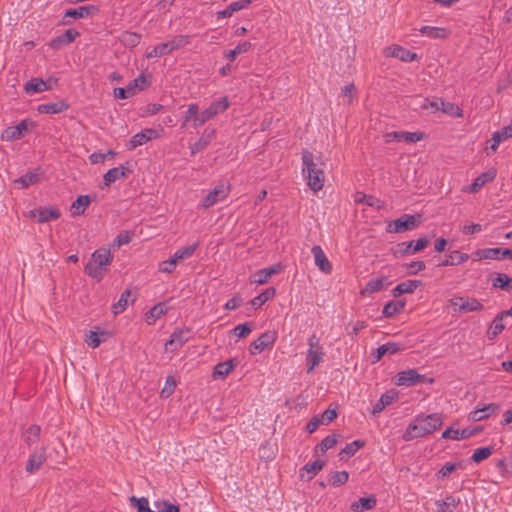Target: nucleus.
<instances>
[{
    "mask_svg": "<svg viewBox=\"0 0 512 512\" xmlns=\"http://www.w3.org/2000/svg\"><path fill=\"white\" fill-rule=\"evenodd\" d=\"M189 43V38L186 35H179L174 37L173 39L167 41V44L169 45L170 52L177 50L181 47H184Z\"/></svg>",
    "mask_w": 512,
    "mask_h": 512,
    "instance_id": "0e129e2a",
    "label": "nucleus"
},
{
    "mask_svg": "<svg viewBox=\"0 0 512 512\" xmlns=\"http://www.w3.org/2000/svg\"><path fill=\"white\" fill-rule=\"evenodd\" d=\"M420 222L414 215L405 214L393 222H390L387 226V232L389 233H401L409 230H413L419 226Z\"/></svg>",
    "mask_w": 512,
    "mask_h": 512,
    "instance_id": "1a4fd4ad",
    "label": "nucleus"
},
{
    "mask_svg": "<svg viewBox=\"0 0 512 512\" xmlns=\"http://www.w3.org/2000/svg\"><path fill=\"white\" fill-rule=\"evenodd\" d=\"M399 350H401V346L400 344L396 343V342H388V343H385L383 345H380L376 352H377V355H376V360H380L381 357H383L384 355H393L395 353H397Z\"/></svg>",
    "mask_w": 512,
    "mask_h": 512,
    "instance_id": "de8ad7c7",
    "label": "nucleus"
},
{
    "mask_svg": "<svg viewBox=\"0 0 512 512\" xmlns=\"http://www.w3.org/2000/svg\"><path fill=\"white\" fill-rule=\"evenodd\" d=\"M376 505V498L374 496L360 498L358 501L353 502L350 506L354 512H363L371 510Z\"/></svg>",
    "mask_w": 512,
    "mask_h": 512,
    "instance_id": "f704fd0d",
    "label": "nucleus"
},
{
    "mask_svg": "<svg viewBox=\"0 0 512 512\" xmlns=\"http://www.w3.org/2000/svg\"><path fill=\"white\" fill-rule=\"evenodd\" d=\"M509 138H512V123L493 133L489 140V146L485 148L486 154L490 155L494 153L498 149L500 143Z\"/></svg>",
    "mask_w": 512,
    "mask_h": 512,
    "instance_id": "4468645a",
    "label": "nucleus"
},
{
    "mask_svg": "<svg viewBox=\"0 0 512 512\" xmlns=\"http://www.w3.org/2000/svg\"><path fill=\"white\" fill-rule=\"evenodd\" d=\"M311 253L314 258V263L318 267V269L326 275L331 274L333 271V265L330 262V260L327 258L326 254L324 253L321 246L314 245L311 248Z\"/></svg>",
    "mask_w": 512,
    "mask_h": 512,
    "instance_id": "2eb2a0df",
    "label": "nucleus"
},
{
    "mask_svg": "<svg viewBox=\"0 0 512 512\" xmlns=\"http://www.w3.org/2000/svg\"><path fill=\"white\" fill-rule=\"evenodd\" d=\"M505 318V314L500 313L497 315L491 325L489 326L487 330V336L489 339H494L496 336H498L505 328L503 320Z\"/></svg>",
    "mask_w": 512,
    "mask_h": 512,
    "instance_id": "4c0bfd02",
    "label": "nucleus"
},
{
    "mask_svg": "<svg viewBox=\"0 0 512 512\" xmlns=\"http://www.w3.org/2000/svg\"><path fill=\"white\" fill-rule=\"evenodd\" d=\"M236 367V362L234 359H229L225 362L218 363L213 370L212 377L213 379H224L227 377Z\"/></svg>",
    "mask_w": 512,
    "mask_h": 512,
    "instance_id": "bb28decb",
    "label": "nucleus"
},
{
    "mask_svg": "<svg viewBox=\"0 0 512 512\" xmlns=\"http://www.w3.org/2000/svg\"><path fill=\"white\" fill-rule=\"evenodd\" d=\"M349 479V473L347 471H335L330 476V484L334 487L345 484Z\"/></svg>",
    "mask_w": 512,
    "mask_h": 512,
    "instance_id": "bf43d9fd",
    "label": "nucleus"
},
{
    "mask_svg": "<svg viewBox=\"0 0 512 512\" xmlns=\"http://www.w3.org/2000/svg\"><path fill=\"white\" fill-rule=\"evenodd\" d=\"M28 130V124L26 120H22L15 126H9L5 128L1 133V139L6 142H11L21 139L25 132Z\"/></svg>",
    "mask_w": 512,
    "mask_h": 512,
    "instance_id": "a211bd4d",
    "label": "nucleus"
},
{
    "mask_svg": "<svg viewBox=\"0 0 512 512\" xmlns=\"http://www.w3.org/2000/svg\"><path fill=\"white\" fill-rule=\"evenodd\" d=\"M398 399V392L396 390H389L382 394L378 401L375 403V405L372 408L371 413L373 415H377L380 412H382L387 406L392 404L394 401Z\"/></svg>",
    "mask_w": 512,
    "mask_h": 512,
    "instance_id": "5701e85b",
    "label": "nucleus"
},
{
    "mask_svg": "<svg viewBox=\"0 0 512 512\" xmlns=\"http://www.w3.org/2000/svg\"><path fill=\"white\" fill-rule=\"evenodd\" d=\"M403 267L406 269V275H415L426 268V264L423 261H411L409 263H405Z\"/></svg>",
    "mask_w": 512,
    "mask_h": 512,
    "instance_id": "052dcab7",
    "label": "nucleus"
},
{
    "mask_svg": "<svg viewBox=\"0 0 512 512\" xmlns=\"http://www.w3.org/2000/svg\"><path fill=\"white\" fill-rule=\"evenodd\" d=\"M47 460V450L44 446L35 449L28 457L25 471L28 474L38 472Z\"/></svg>",
    "mask_w": 512,
    "mask_h": 512,
    "instance_id": "9d476101",
    "label": "nucleus"
},
{
    "mask_svg": "<svg viewBox=\"0 0 512 512\" xmlns=\"http://www.w3.org/2000/svg\"><path fill=\"white\" fill-rule=\"evenodd\" d=\"M113 261V254L107 247L96 249L84 267V272L97 282H100Z\"/></svg>",
    "mask_w": 512,
    "mask_h": 512,
    "instance_id": "f03ea898",
    "label": "nucleus"
},
{
    "mask_svg": "<svg viewBox=\"0 0 512 512\" xmlns=\"http://www.w3.org/2000/svg\"><path fill=\"white\" fill-rule=\"evenodd\" d=\"M90 203L88 196H79L71 205L72 215H82Z\"/></svg>",
    "mask_w": 512,
    "mask_h": 512,
    "instance_id": "8fccbe9b",
    "label": "nucleus"
},
{
    "mask_svg": "<svg viewBox=\"0 0 512 512\" xmlns=\"http://www.w3.org/2000/svg\"><path fill=\"white\" fill-rule=\"evenodd\" d=\"M449 304L453 311L460 313L478 312L484 309L481 301L473 297L455 295L449 300Z\"/></svg>",
    "mask_w": 512,
    "mask_h": 512,
    "instance_id": "423d86ee",
    "label": "nucleus"
},
{
    "mask_svg": "<svg viewBox=\"0 0 512 512\" xmlns=\"http://www.w3.org/2000/svg\"><path fill=\"white\" fill-rule=\"evenodd\" d=\"M443 424V417L439 413L419 414L403 432L404 441H411L432 434Z\"/></svg>",
    "mask_w": 512,
    "mask_h": 512,
    "instance_id": "f257e3e1",
    "label": "nucleus"
},
{
    "mask_svg": "<svg viewBox=\"0 0 512 512\" xmlns=\"http://www.w3.org/2000/svg\"><path fill=\"white\" fill-rule=\"evenodd\" d=\"M384 55L386 57H393L403 62H412L418 58L417 54L410 50L397 45L392 44L384 49Z\"/></svg>",
    "mask_w": 512,
    "mask_h": 512,
    "instance_id": "ddd939ff",
    "label": "nucleus"
},
{
    "mask_svg": "<svg viewBox=\"0 0 512 512\" xmlns=\"http://www.w3.org/2000/svg\"><path fill=\"white\" fill-rule=\"evenodd\" d=\"M384 287V278H373L369 280L366 285L361 289L362 296H369L375 292L382 290Z\"/></svg>",
    "mask_w": 512,
    "mask_h": 512,
    "instance_id": "ea45409f",
    "label": "nucleus"
},
{
    "mask_svg": "<svg viewBox=\"0 0 512 512\" xmlns=\"http://www.w3.org/2000/svg\"><path fill=\"white\" fill-rule=\"evenodd\" d=\"M424 379L425 376L420 375L415 369H407L397 374L396 384L398 386H412Z\"/></svg>",
    "mask_w": 512,
    "mask_h": 512,
    "instance_id": "aec40b11",
    "label": "nucleus"
},
{
    "mask_svg": "<svg viewBox=\"0 0 512 512\" xmlns=\"http://www.w3.org/2000/svg\"><path fill=\"white\" fill-rule=\"evenodd\" d=\"M499 408L500 406L496 403H489L482 407H477L468 414V419L473 422L484 420L494 414Z\"/></svg>",
    "mask_w": 512,
    "mask_h": 512,
    "instance_id": "412c9836",
    "label": "nucleus"
},
{
    "mask_svg": "<svg viewBox=\"0 0 512 512\" xmlns=\"http://www.w3.org/2000/svg\"><path fill=\"white\" fill-rule=\"evenodd\" d=\"M364 446V442L360 440H354L342 449V454H346L347 456H353L360 448Z\"/></svg>",
    "mask_w": 512,
    "mask_h": 512,
    "instance_id": "774afa93",
    "label": "nucleus"
},
{
    "mask_svg": "<svg viewBox=\"0 0 512 512\" xmlns=\"http://www.w3.org/2000/svg\"><path fill=\"white\" fill-rule=\"evenodd\" d=\"M302 174L307 186L312 191L318 192L323 188L325 181L324 171L317 167L312 153L307 150L302 152Z\"/></svg>",
    "mask_w": 512,
    "mask_h": 512,
    "instance_id": "7ed1b4c3",
    "label": "nucleus"
},
{
    "mask_svg": "<svg viewBox=\"0 0 512 512\" xmlns=\"http://www.w3.org/2000/svg\"><path fill=\"white\" fill-rule=\"evenodd\" d=\"M130 295V290H125L121 293L118 301L111 307V311L114 315L122 313L128 307Z\"/></svg>",
    "mask_w": 512,
    "mask_h": 512,
    "instance_id": "a18cd8bd",
    "label": "nucleus"
},
{
    "mask_svg": "<svg viewBox=\"0 0 512 512\" xmlns=\"http://www.w3.org/2000/svg\"><path fill=\"white\" fill-rule=\"evenodd\" d=\"M497 175L494 168L481 173L470 185L464 186L462 192L464 193H477L485 184L492 182Z\"/></svg>",
    "mask_w": 512,
    "mask_h": 512,
    "instance_id": "f8f14e48",
    "label": "nucleus"
},
{
    "mask_svg": "<svg viewBox=\"0 0 512 512\" xmlns=\"http://www.w3.org/2000/svg\"><path fill=\"white\" fill-rule=\"evenodd\" d=\"M282 269L283 266L281 263H276L270 267L260 269L254 273L251 282L257 285L266 284L273 275L278 274Z\"/></svg>",
    "mask_w": 512,
    "mask_h": 512,
    "instance_id": "6ab92c4d",
    "label": "nucleus"
},
{
    "mask_svg": "<svg viewBox=\"0 0 512 512\" xmlns=\"http://www.w3.org/2000/svg\"><path fill=\"white\" fill-rule=\"evenodd\" d=\"M425 134L423 132H404V131H392L384 134L385 142H407L416 143L424 139Z\"/></svg>",
    "mask_w": 512,
    "mask_h": 512,
    "instance_id": "9b49d317",
    "label": "nucleus"
},
{
    "mask_svg": "<svg viewBox=\"0 0 512 512\" xmlns=\"http://www.w3.org/2000/svg\"><path fill=\"white\" fill-rule=\"evenodd\" d=\"M38 181V175L35 173H28L20 178H18L15 182L19 185L20 188H26L29 185H32Z\"/></svg>",
    "mask_w": 512,
    "mask_h": 512,
    "instance_id": "69168bd1",
    "label": "nucleus"
},
{
    "mask_svg": "<svg viewBox=\"0 0 512 512\" xmlns=\"http://www.w3.org/2000/svg\"><path fill=\"white\" fill-rule=\"evenodd\" d=\"M129 501L132 506L136 507L137 512H155L151 510L149 501L146 497L137 498L135 496H131Z\"/></svg>",
    "mask_w": 512,
    "mask_h": 512,
    "instance_id": "603ef678",
    "label": "nucleus"
},
{
    "mask_svg": "<svg viewBox=\"0 0 512 512\" xmlns=\"http://www.w3.org/2000/svg\"><path fill=\"white\" fill-rule=\"evenodd\" d=\"M79 36V32L75 29H68L66 32L50 42V46L54 49H59L63 45H67L74 41Z\"/></svg>",
    "mask_w": 512,
    "mask_h": 512,
    "instance_id": "c756f323",
    "label": "nucleus"
},
{
    "mask_svg": "<svg viewBox=\"0 0 512 512\" xmlns=\"http://www.w3.org/2000/svg\"><path fill=\"white\" fill-rule=\"evenodd\" d=\"M422 286V281L416 279H410L397 284L392 289V295L398 297L402 294L414 293L417 288Z\"/></svg>",
    "mask_w": 512,
    "mask_h": 512,
    "instance_id": "b1692460",
    "label": "nucleus"
},
{
    "mask_svg": "<svg viewBox=\"0 0 512 512\" xmlns=\"http://www.w3.org/2000/svg\"><path fill=\"white\" fill-rule=\"evenodd\" d=\"M199 116L200 113L198 105L195 103L189 104L182 122V126H186L189 122H192L193 124L194 119H197Z\"/></svg>",
    "mask_w": 512,
    "mask_h": 512,
    "instance_id": "13d9d810",
    "label": "nucleus"
},
{
    "mask_svg": "<svg viewBox=\"0 0 512 512\" xmlns=\"http://www.w3.org/2000/svg\"><path fill=\"white\" fill-rule=\"evenodd\" d=\"M475 430L464 428V429H454L452 427L447 428L442 432V438L444 439H452V440H462L467 439L473 436Z\"/></svg>",
    "mask_w": 512,
    "mask_h": 512,
    "instance_id": "cd10ccee",
    "label": "nucleus"
},
{
    "mask_svg": "<svg viewBox=\"0 0 512 512\" xmlns=\"http://www.w3.org/2000/svg\"><path fill=\"white\" fill-rule=\"evenodd\" d=\"M148 85V80L144 75H139L137 78L129 82L126 86L128 88V93L134 96L138 91L142 90L145 86Z\"/></svg>",
    "mask_w": 512,
    "mask_h": 512,
    "instance_id": "3c124183",
    "label": "nucleus"
},
{
    "mask_svg": "<svg viewBox=\"0 0 512 512\" xmlns=\"http://www.w3.org/2000/svg\"><path fill=\"white\" fill-rule=\"evenodd\" d=\"M50 89V86L41 78H32L25 85V92L28 94L40 93Z\"/></svg>",
    "mask_w": 512,
    "mask_h": 512,
    "instance_id": "e433bc0d",
    "label": "nucleus"
},
{
    "mask_svg": "<svg viewBox=\"0 0 512 512\" xmlns=\"http://www.w3.org/2000/svg\"><path fill=\"white\" fill-rule=\"evenodd\" d=\"M405 307V302L402 300L389 301L383 308L382 313L385 317H392L401 312Z\"/></svg>",
    "mask_w": 512,
    "mask_h": 512,
    "instance_id": "09e8293b",
    "label": "nucleus"
},
{
    "mask_svg": "<svg viewBox=\"0 0 512 512\" xmlns=\"http://www.w3.org/2000/svg\"><path fill=\"white\" fill-rule=\"evenodd\" d=\"M98 9L94 5L90 6H81L76 9H69L65 12V17H72V18H85L89 15L94 14L97 12Z\"/></svg>",
    "mask_w": 512,
    "mask_h": 512,
    "instance_id": "c9c22d12",
    "label": "nucleus"
},
{
    "mask_svg": "<svg viewBox=\"0 0 512 512\" xmlns=\"http://www.w3.org/2000/svg\"><path fill=\"white\" fill-rule=\"evenodd\" d=\"M325 462L322 460H315L312 462L306 463L301 469L300 476L303 478V472L308 474L307 479L311 480L316 474L323 469Z\"/></svg>",
    "mask_w": 512,
    "mask_h": 512,
    "instance_id": "a19ab883",
    "label": "nucleus"
},
{
    "mask_svg": "<svg viewBox=\"0 0 512 512\" xmlns=\"http://www.w3.org/2000/svg\"><path fill=\"white\" fill-rule=\"evenodd\" d=\"M440 104H441L440 110L443 111L444 113H446L450 116H454V117H462L463 116V111L458 105H455L450 102H444L443 100L440 101Z\"/></svg>",
    "mask_w": 512,
    "mask_h": 512,
    "instance_id": "6e6d98bb",
    "label": "nucleus"
},
{
    "mask_svg": "<svg viewBox=\"0 0 512 512\" xmlns=\"http://www.w3.org/2000/svg\"><path fill=\"white\" fill-rule=\"evenodd\" d=\"M461 467V463H446L438 472L437 478H447L454 470Z\"/></svg>",
    "mask_w": 512,
    "mask_h": 512,
    "instance_id": "338daca9",
    "label": "nucleus"
},
{
    "mask_svg": "<svg viewBox=\"0 0 512 512\" xmlns=\"http://www.w3.org/2000/svg\"><path fill=\"white\" fill-rule=\"evenodd\" d=\"M356 88L354 86V84L352 83H349L347 85H345L342 89H341V97L343 99V103L345 105H350L352 104V102L354 101L355 99V96H356Z\"/></svg>",
    "mask_w": 512,
    "mask_h": 512,
    "instance_id": "864d4df0",
    "label": "nucleus"
},
{
    "mask_svg": "<svg viewBox=\"0 0 512 512\" xmlns=\"http://www.w3.org/2000/svg\"><path fill=\"white\" fill-rule=\"evenodd\" d=\"M469 259V255L467 253L460 252L458 250H454L450 252L447 256V259L444 260L441 265L443 266H454L462 264L463 262Z\"/></svg>",
    "mask_w": 512,
    "mask_h": 512,
    "instance_id": "79ce46f5",
    "label": "nucleus"
},
{
    "mask_svg": "<svg viewBox=\"0 0 512 512\" xmlns=\"http://www.w3.org/2000/svg\"><path fill=\"white\" fill-rule=\"evenodd\" d=\"M40 432H41V429L39 426H37V425L29 426L24 431V433L22 435L24 442L28 446H32V445L36 444L40 439Z\"/></svg>",
    "mask_w": 512,
    "mask_h": 512,
    "instance_id": "37998d69",
    "label": "nucleus"
},
{
    "mask_svg": "<svg viewBox=\"0 0 512 512\" xmlns=\"http://www.w3.org/2000/svg\"><path fill=\"white\" fill-rule=\"evenodd\" d=\"M229 107V101L227 97H221L215 101H213L205 110L200 113V116L197 119H194L193 126L199 127L203 125L205 122L214 118L218 114L225 112Z\"/></svg>",
    "mask_w": 512,
    "mask_h": 512,
    "instance_id": "39448f33",
    "label": "nucleus"
},
{
    "mask_svg": "<svg viewBox=\"0 0 512 512\" xmlns=\"http://www.w3.org/2000/svg\"><path fill=\"white\" fill-rule=\"evenodd\" d=\"M141 36L135 32L125 31L120 34L119 41L126 47L133 48L140 43Z\"/></svg>",
    "mask_w": 512,
    "mask_h": 512,
    "instance_id": "49530a36",
    "label": "nucleus"
},
{
    "mask_svg": "<svg viewBox=\"0 0 512 512\" xmlns=\"http://www.w3.org/2000/svg\"><path fill=\"white\" fill-rule=\"evenodd\" d=\"M198 247V243L182 247L174 252L172 258L178 264L180 261L190 258Z\"/></svg>",
    "mask_w": 512,
    "mask_h": 512,
    "instance_id": "c03bdc74",
    "label": "nucleus"
},
{
    "mask_svg": "<svg viewBox=\"0 0 512 512\" xmlns=\"http://www.w3.org/2000/svg\"><path fill=\"white\" fill-rule=\"evenodd\" d=\"M167 313V308L163 303L154 305L146 314L145 321L148 325H153L158 319Z\"/></svg>",
    "mask_w": 512,
    "mask_h": 512,
    "instance_id": "473e14b6",
    "label": "nucleus"
},
{
    "mask_svg": "<svg viewBox=\"0 0 512 512\" xmlns=\"http://www.w3.org/2000/svg\"><path fill=\"white\" fill-rule=\"evenodd\" d=\"M252 47L251 42L249 41H242L236 45L234 49L227 50L224 52V57L229 61H234L235 58L243 53H246L250 50Z\"/></svg>",
    "mask_w": 512,
    "mask_h": 512,
    "instance_id": "58836bf2",
    "label": "nucleus"
},
{
    "mask_svg": "<svg viewBox=\"0 0 512 512\" xmlns=\"http://www.w3.org/2000/svg\"><path fill=\"white\" fill-rule=\"evenodd\" d=\"M153 505L155 512H179V507L167 500H156Z\"/></svg>",
    "mask_w": 512,
    "mask_h": 512,
    "instance_id": "4d7b16f0",
    "label": "nucleus"
},
{
    "mask_svg": "<svg viewBox=\"0 0 512 512\" xmlns=\"http://www.w3.org/2000/svg\"><path fill=\"white\" fill-rule=\"evenodd\" d=\"M459 504L460 499L453 495H447L444 499L435 501L437 512H454Z\"/></svg>",
    "mask_w": 512,
    "mask_h": 512,
    "instance_id": "7c9ffc66",
    "label": "nucleus"
},
{
    "mask_svg": "<svg viewBox=\"0 0 512 512\" xmlns=\"http://www.w3.org/2000/svg\"><path fill=\"white\" fill-rule=\"evenodd\" d=\"M278 338V333L275 330H267L263 332L256 340L249 346L251 355H257L267 348H271Z\"/></svg>",
    "mask_w": 512,
    "mask_h": 512,
    "instance_id": "6e6552de",
    "label": "nucleus"
},
{
    "mask_svg": "<svg viewBox=\"0 0 512 512\" xmlns=\"http://www.w3.org/2000/svg\"><path fill=\"white\" fill-rule=\"evenodd\" d=\"M231 191V185L229 183L222 182L216 185L208 194L202 199L201 206L207 209L218 202L225 200Z\"/></svg>",
    "mask_w": 512,
    "mask_h": 512,
    "instance_id": "0eeeda50",
    "label": "nucleus"
},
{
    "mask_svg": "<svg viewBox=\"0 0 512 512\" xmlns=\"http://www.w3.org/2000/svg\"><path fill=\"white\" fill-rule=\"evenodd\" d=\"M276 294V289L273 287L267 288L259 295L255 296L250 301V305L253 309H259L262 305H264L268 300L272 299Z\"/></svg>",
    "mask_w": 512,
    "mask_h": 512,
    "instance_id": "72a5a7b5",
    "label": "nucleus"
},
{
    "mask_svg": "<svg viewBox=\"0 0 512 512\" xmlns=\"http://www.w3.org/2000/svg\"><path fill=\"white\" fill-rule=\"evenodd\" d=\"M160 137V134L152 128H146L131 137L128 143V149L132 150L138 146H142L146 144L148 141L152 139H157Z\"/></svg>",
    "mask_w": 512,
    "mask_h": 512,
    "instance_id": "f3484780",
    "label": "nucleus"
},
{
    "mask_svg": "<svg viewBox=\"0 0 512 512\" xmlns=\"http://www.w3.org/2000/svg\"><path fill=\"white\" fill-rule=\"evenodd\" d=\"M337 443V439L335 435L326 436L317 446L316 451H320L321 453H325L327 450L334 447Z\"/></svg>",
    "mask_w": 512,
    "mask_h": 512,
    "instance_id": "e2e57ef3",
    "label": "nucleus"
},
{
    "mask_svg": "<svg viewBox=\"0 0 512 512\" xmlns=\"http://www.w3.org/2000/svg\"><path fill=\"white\" fill-rule=\"evenodd\" d=\"M109 337V333L103 330L89 331L84 339V342L91 348H97L102 342Z\"/></svg>",
    "mask_w": 512,
    "mask_h": 512,
    "instance_id": "a878e982",
    "label": "nucleus"
},
{
    "mask_svg": "<svg viewBox=\"0 0 512 512\" xmlns=\"http://www.w3.org/2000/svg\"><path fill=\"white\" fill-rule=\"evenodd\" d=\"M187 341L188 331L183 329H177L171 334L169 340L165 343V350L169 352H174Z\"/></svg>",
    "mask_w": 512,
    "mask_h": 512,
    "instance_id": "4be33fe9",
    "label": "nucleus"
},
{
    "mask_svg": "<svg viewBox=\"0 0 512 512\" xmlns=\"http://www.w3.org/2000/svg\"><path fill=\"white\" fill-rule=\"evenodd\" d=\"M419 32L432 39H444L450 34V31L445 27L422 26Z\"/></svg>",
    "mask_w": 512,
    "mask_h": 512,
    "instance_id": "2f4dec72",
    "label": "nucleus"
},
{
    "mask_svg": "<svg viewBox=\"0 0 512 512\" xmlns=\"http://www.w3.org/2000/svg\"><path fill=\"white\" fill-rule=\"evenodd\" d=\"M493 453V448L490 446L480 447L474 450L471 460L475 463H480L481 461L490 457Z\"/></svg>",
    "mask_w": 512,
    "mask_h": 512,
    "instance_id": "5fc2aeb1",
    "label": "nucleus"
},
{
    "mask_svg": "<svg viewBox=\"0 0 512 512\" xmlns=\"http://www.w3.org/2000/svg\"><path fill=\"white\" fill-rule=\"evenodd\" d=\"M29 216L36 219L39 223H45L58 219L60 217V211L56 207H38L31 210Z\"/></svg>",
    "mask_w": 512,
    "mask_h": 512,
    "instance_id": "dca6fc26",
    "label": "nucleus"
},
{
    "mask_svg": "<svg viewBox=\"0 0 512 512\" xmlns=\"http://www.w3.org/2000/svg\"><path fill=\"white\" fill-rule=\"evenodd\" d=\"M168 47H169V45L167 44V42L158 44L155 47H153L146 54V57L147 58H156V57H161L163 55H166V54L170 53V49Z\"/></svg>",
    "mask_w": 512,
    "mask_h": 512,
    "instance_id": "680f3d73",
    "label": "nucleus"
},
{
    "mask_svg": "<svg viewBox=\"0 0 512 512\" xmlns=\"http://www.w3.org/2000/svg\"><path fill=\"white\" fill-rule=\"evenodd\" d=\"M308 349L306 352L307 372L311 373L323 361L324 350L319 339L312 335L308 338Z\"/></svg>",
    "mask_w": 512,
    "mask_h": 512,
    "instance_id": "20e7f679",
    "label": "nucleus"
},
{
    "mask_svg": "<svg viewBox=\"0 0 512 512\" xmlns=\"http://www.w3.org/2000/svg\"><path fill=\"white\" fill-rule=\"evenodd\" d=\"M69 105L65 101L44 103L37 107V111L41 114H59L66 111Z\"/></svg>",
    "mask_w": 512,
    "mask_h": 512,
    "instance_id": "c85d7f7f",
    "label": "nucleus"
},
{
    "mask_svg": "<svg viewBox=\"0 0 512 512\" xmlns=\"http://www.w3.org/2000/svg\"><path fill=\"white\" fill-rule=\"evenodd\" d=\"M126 173H127V170L122 165L109 169L103 175V186H101V188L103 189L104 187H109L115 181H117L119 179H122V178H125L126 177Z\"/></svg>",
    "mask_w": 512,
    "mask_h": 512,
    "instance_id": "393cba45",
    "label": "nucleus"
}]
</instances>
